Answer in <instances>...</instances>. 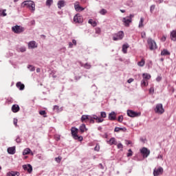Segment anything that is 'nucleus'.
<instances>
[{"mask_svg":"<svg viewBox=\"0 0 176 176\" xmlns=\"http://www.w3.org/2000/svg\"><path fill=\"white\" fill-rule=\"evenodd\" d=\"M78 128L75 126L72 127L71 133L73 138H74V140H78V141H83V137L78 135Z\"/></svg>","mask_w":176,"mask_h":176,"instance_id":"obj_1","label":"nucleus"},{"mask_svg":"<svg viewBox=\"0 0 176 176\" xmlns=\"http://www.w3.org/2000/svg\"><path fill=\"white\" fill-rule=\"evenodd\" d=\"M22 4L26 6L31 12H35V3L33 1H24Z\"/></svg>","mask_w":176,"mask_h":176,"instance_id":"obj_2","label":"nucleus"},{"mask_svg":"<svg viewBox=\"0 0 176 176\" xmlns=\"http://www.w3.org/2000/svg\"><path fill=\"white\" fill-rule=\"evenodd\" d=\"M147 43L148 45L150 50H156V49H157V45L156 44V41L152 39V38H148L147 39Z\"/></svg>","mask_w":176,"mask_h":176,"instance_id":"obj_3","label":"nucleus"},{"mask_svg":"<svg viewBox=\"0 0 176 176\" xmlns=\"http://www.w3.org/2000/svg\"><path fill=\"white\" fill-rule=\"evenodd\" d=\"M154 111L155 113H158L159 115H163V113H164V108H163V104H157L154 108Z\"/></svg>","mask_w":176,"mask_h":176,"instance_id":"obj_4","label":"nucleus"},{"mask_svg":"<svg viewBox=\"0 0 176 176\" xmlns=\"http://www.w3.org/2000/svg\"><path fill=\"white\" fill-rule=\"evenodd\" d=\"M25 29L23 26H20L19 25H16L15 26L12 27V32H14V34H21V32H24Z\"/></svg>","mask_w":176,"mask_h":176,"instance_id":"obj_5","label":"nucleus"},{"mask_svg":"<svg viewBox=\"0 0 176 176\" xmlns=\"http://www.w3.org/2000/svg\"><path fill=\"white\" fill-rule=\"evenodd\" d=\"M124 38V32L120 31L113 35V41H122Z\"/></svg>","mask_w":176,"mask_h":176,"instance_id":"obj_6","label":"nucleus"},{"mask_svg":"<svg viewBox=\"0 0 176 176\" xmlns=\"http://www.w3.org/2000/svg\"><path fill=\"white\" fill-rule=\"evenodd\" d=\"M140 153H142L144 158H146L151 155V151L146 147H143L140 149Z\"/></svg>","mask_w":176,"mask_h":176,"instance_id":"obj_7","label":"nucleus"},{"mask_svg":"<svg viewBox=\"0 0 176 176\" xmlns=\"http://www.w3.org/2000/svg\"><path fill=\"white\" fill-rule=\"evenodd\" d=\"M164 172V170L163 169V167L159 166L157 168H154L153 170V175L154 176H159L162 175L163 173Z\"/></svg>","mask_w":176,"mask_h":176,"instance_id":"obj_8","label":"nucleus"},{"mask_svg":"<svg viewBox=\"0 0 176 176\" xmlns=\"http://www.w3.org/2000/svg\"><path fill=\"white\" fill-rule=\"evenodd\" d=\"M133 22V19L131 18L124 17L122 19V23L125 27H130V24Z\"/></svg>","mask_w":176,"mask_h":176,"instance_id":"obj_9","label":"nucleus"},{"mask_svg":"<svg viewBox=\"0 0 176 176\" xmlns=\"http://www.w3.org/2000/svg\"><path fill=\"white\" fill-rule=\"evenodd\" d=\"M74 23H78V24H80V23H83V16H82L80 14H77L74 17Z\"/></svg>","mask_w":176,"mask_h":176,"instance_id":"obj_10","label":"nucleus"},{"mask_svg":"<svg viewBox=\"0 0 176 176\" xmlns=\"http://www.w3.org/2000/svg\"><path fill=\"white\" fill-rule=\"evenodd\" d=\"M127 115L130 118H137L138 116H141L140 113H137L133 110H128L127 111Z\"/></svg>","mask_w":176,"mask_h":176,"instance_id":"obj_11","label":"nucleus"},{"mask_svg":"<svg viewBox=\"0 0 176 176\" xmlns=\"http://www.w3.org/2000/svg\"><path fill=\"white\" fill-rule=\"evenodd\" d=\"M22 167L23 170H25V171H28L29 174H31V173H32V166H31V164H25L23 165Z\"/></svg>","mask_w":176,"mask_h":176,"instance_id":"obj_12","label":"nucleus"},{"mask_svg":"<svg viewBox=\"0 0 176 176\" xmlns=\"http://www.w3.org/2000/svg\"><path fill=\"white\" fill-rule=\"evenodd\" d=\"M109 120H116V113L115 111H111L109 114Z\"/></svg>","mask_w":176,"mask_h":176,"instance_id":"obj_13","label":"nucleus"},{"mask_svg":"<svg viewBox=\"0 0 176 176\" xmlns=\"http://www.w3.org/2000/svg\"><path fill=\"white\" fill-rule=\"evenodd\" d=\"M57 5H58V8L61 9V8H64V6L67 5V3H65V1L60 0L58 1Z\"/></svg>","mask_w":176,"mask_h":176,"instance_id":"obj_14","label":"nucleus"},{"mask_svg":"<svg viewBox=\"0 0 176 176\" xmlns=\"http://www.w3.org/2000/svg\"><path fill=\"white\" fill-rule=\"evenodd\" d=\"M28 47L29 49H35V47H38V45H36V42L34 41L29 42Z\"/></svg>","mask_w":176,"mask_h":176,"instance_id":"obj_15","label":"nucleus"},{"mask_svg":"<svg viewBox=\"0 0 176 176\" xmlns=\"http://www.w3.org/2000/svg\"><path fill=\"white\" fill-rule=\"evenodd\" d=\"M107 144H109V145H118V142L115 138H111L107 141Z\"/></svg>","mask_w":176,"mask_h":176,"instance_id":"obj_16","label":"nucleus"},{"mask_svg":"<svg viewBox=\"0 0 176 176\" xmlns=\"http://www.w3.org/2000/svg\"><path fill=\"white\" fill-rule=\"evenodd\" d=\"M7 151L9 155H14L16 153V147H9Z\"/></svg>","mask_w":176,"mask_h":176,"instance_id":"obj_17","label":"nucleus"},{"mask_svg":"<svg viewBox=\"0 0 176 176\" xmlns=\"http://www.w3.org/2000/svg\"><path fill=\"white\" fill-rule=\"evenodd\" d=\"M12 111L14 112V113H16V112H19L20 111V107L19 104H13L12 107Z\"/></svg>","mask_w":176,"mask_h":176,"instance_id":"obj_18","label":"nucleus"},{"mask_svg":"<svg viewBox=\"0 0 176 176\" xmlns=\"http://www.w3.org/2000/svg\"><path fill=\"white\" fill-rule=\"evenodd\" d=\"M170 39L173 42H176V30H172L170 32Z\"/></svg>","mask_w":176,"mask_h":176,"instance_id":"obj_19","label":"nucleus"},{"mask_svg":"<svg viewBox=\"0 0 176 176\" xmlns=\"http://www.w3.org/2000/svg\"><path fill=\"white\" fill-rule=\"evenodd\" d=\"M16 86L17 87V89H19V90H24L25 86L24 85V84L21 83V82H18L16 84Z\"/></svg>","mask_w":176,"mask_h":176,"instance_id":"obj_20","label":"nucleus"},{"mask_svg":"<svg viewBox=\"0 0 176 176\" xmlns=\"http://www.w3.org/2000/svg\"><path fill=\"white\" fill-rule=\"evenodd\" d=\"M97 119V116L96 115H93V116H89L88 118V120H89L90 123H95L94 120H96Z\"/></svg>","mask_w":176,"mask_h":176,"instance_id":"obj_21","label":"nucleus"},{"mask_svg":"<svg viewBox=\"0 0 176 176\" xmlns=\"http://www.w3.org/2000/svg\"><path fill=\"white\" fill-rule=\"evenodd\" d=\"M127 131V129H126V127L120 128L117 126L114 129L115 133H119V131Z\"/></svg>","mask_w":176,"mask_h":176,"instance_id":"obj_22","label":"nucleus"},{"mask_svg":"<svg viewBox=\"0 0 176 176\" xmlns=\"http://www.w3.org/2000/svg\"><path fill=\"white\" fill-rule=\"evenodd\" d=\"M19 175H20V173L14 172V171L9 172L7 174V176H19Z\"/></svg>","mask_w":176,"mask_h":176,"instance_id":"obj_23","label":"nucleus"},{"mask_svg":"<svg viewBox=\"0 0 176 176\" xmlns=\"http://www.w3.org/2000/svg\"><path fill=\"white\" fill-rule=\"evenodd\" d=\"M127 49H129V44H124L122 45V52L124 54H126L127 53Z\"/></svg>","mask_w":176,"mask_h":176,"instance_id":"obj_24","label":"nucleus"},{"mask_svg":"<svg viewBox=\"0 0 176 176\" xmlns=\"http://www.w3.org/2000/svg\"><path fill=\"white\" fill-rule=\"evenodd\" d=\"M170 52H168V50H163L162 52H161V56H170Z\"/></svg>","mask_w":176,"mask_h":176,"instance_id":"obj_25","label":"nucleus"},{"mask_svg":"<svg viewBox=\"0 0 176 176\" xmlns=\"http://www.w3.org/2000/svg\"><path fill=\"white\" fill-rule=\"evenodd\" d=\"M89 115H82L81 117V122H85L86 120H89Z\"/></svg>","mask_w":176,"mask_h":176,"instance_id":"obj_26","label":"nucleus"},{"mask_svg":"<svg viewBox=\"0 0 176 176\" xmlns=\"http://www.w3.org/2000/svg\"><path fill=\"white\" fill-rule=\"evenodd\" d=\"M143 79L146 80H149V79L151 78V74H147V73H144L143 74Z\"/></svg>","mask_w":176,"mask_h":176,"instance_id":"obj_27","label":"nucleus"},{"mask_svg":"<svg viewBox=\"0 0 176 176\" xmlns=\"http://www.w3.org/2000/svg\"><path fill=\"white\" fill-rule=\"evenodd\" d=\"M138 67H144V65H145V59L142 58L141 61L138 63Z\"/></svg>","mask_w":176,"mask_h":176,"instance_id":"obj_28","label":"nucleus"},{"mask_svg":"<svg viewBox=\"0 0 176 176\" xmlns=\"http://www.w3.org/2000/svg\"><path fill=\"white\" fill-rule=\"evenodd\" d=\"M80 131H81V133H85V131H86V130H87L86 129V125L85 124H82L80 126Z\"/></svg>","mask_w":176,"mask_h":176,"instance_id":"obj_29","label":"nucleus"},{"mask_svg":"<svg viewBox=\"0 0 176 176\" xmlns=\"http://www.w3.org/2000/svg\"><path fill=\"white\" fill-rule=\"evenodd\" d=\"M89 24H91V25H92V27H96L97 26V22L93 21V19H89L88 21Z\"/></svg>","mask_w":176,"mask_h":176,"instance_id":"obj_30","label":"nucleus"},{"mask_svg":"<svg viewBox=\"0 0 176 176\" xmlns=\"http://www.w3.org/2000/svg\"><path fill=\"white\" fill-rule=\"evenodd\" d=\"M0 16H2L3 17H5L8 16V14H6V10H1L0 9Z\"/></svg>","mask_w":176,"mask_h":176,"instance_id":"obj_31","label":"nucleus"},{"mask_svg":"<svg viewBox=\"0 0 176 176\" xmlns=\"http://www.w3.org/2000/svg\"><path fill=\"white\" fill-rule=\"evenodd\" d=\"M139 28H142L144 27V18L141 17L140 21L139 22Z\"/></svg>","mask_w":176,"mask_h":176,"instance_id":"obj_32","label":"nucleus"},{"mask_svg":"<svg viewBox=\"0 0 176 176\" xmlns=\"http://www.w3.org/2000/svg\"><path fill=\"white\" fill-rule=\"evenodd\" d=\"M30 152H31V149H30V148H25V149H24L23 151V155H29Z\"/></svg>","mask_w":176,"mask_h":176,"instance_id":"obj_33","label":"nucleus"},{"mask_svg":"<svg viewBox=\"0 0 176 176\" xmlns=\"http://www.w3.org/2000/svg\"><path fill=\"white\" fill-rule=\"evenodd\" d=\"M141 85L142 86H148V80H145V79L142 80Z\"/></svg>","mask_w":176,"mask_h":176,"instance_id":"obj_34","label":"nucleus"},{"mask_svg":"<svg viewBox=\"0 0 176 176\" xmlns=\"http://www.w3.org/2000/svg\"><path fill=\"white\" fill-rule=\"evenodd\" d=\"M74 8H75L76 12H80V9H82V7L80 6H79V4H76L74 6Z\"/></svg>","mask_w":176,"mask_h":176,"instance_id":"obj_35","label":"nucleus"},{"mask_svg":"<svg viewBox=\"0 0 176 176\" xmlns=\"http://www.w3.org/2000/svg\"><path fill=\"white\" fill-rule=\"evenodd\" d=\"M39 114L44 116V118H47V116H46V111L45 110L40 111Z\"/></svg>","mask_w":176,"mask_h":176,"instance_id":"obj_36","label":"nucleus"},{"mask_svg":"<svg viewBox=\"0 0 176 176\" xmlns=\"http://www.w3.org/2000/svg\"><path fill=\"white\" fill-rule=\"evenodd\" d=\"M102 122H104V118H99L98 116H97L96 123H102Z\"/></svg>","mask_w":176,"mask_h":176,"instance_id":"obj_37","label":"nucleus"},{"mask_svg":"<svg viewBox=\"0 0 176 176\" xmlns=\"http://www.w3.org/2000/svg\"><path fill=\"white\" fill-rule=\"evenodd\" d=\"M28 69H30L31 71V72H34V71H35V67L30 65L28 66Z\"/></svg>","mask_w":176,"mask_h":176,"instance_id":"obj_38","label":"nucleus"},{"mask_svg":"<svg viewBox=\"0 0 176 176\" xmlns=\"http://www.w3.org/2000/svg\"><path fill=\"white\" fill-rule=\"evenodd\" d=\"M52 3H53V0H47L46 1V6H52Z\"/></svg>","mask_w":176,"mask_h":176,"instance_id":"obj_39","label":"nucleus"},{"mask_svg":"<svg viewBox=\"0 0 176 176\" xmlns=\"http://www.w3.org/2000/svg\"><path fill=\"white\" fill-rule=\"evenodd\" d=\"M84 68H86V69H90V68H91V65L89 63H85L84 65Z\"/></svg>","mask_w":176,"mask_h":176,"instance_id":"obj_40","label":"nucleus"},{"mask_svg":"<svg viewBox=\"0 0 176 176\" xmlns=\"http://www.w3.org/2000/svg\"><path fill=\"white\" fill-rule=\"evenodd\" d=\"M99 13H100V14H102V16H104V15L107 14V10H105V9H102V10L99 12Z\"/></svg>","mask_w":176,"mask_h":176,"instance_id":"obj_41","label":"nucleus"},{"mask_svg":"<svg viewBox=\"0 0 176 176\" xmlns=\"http://www.w3.org/2000/svg\"><path fill=\"white\" fill-rule=\"evenodd\" d=\"M100 116H101V118H107V113L105 111H101Z\"/></svg>","mask_w":176,"mask_h":176,"instance_id":"obj_42","label":"nucleus"},{"mask_svg":"<svg viewBox=\"0 0 176 176\" xmlns=\"http://www.w3.org/2000/svg\"><path fill=\"white\" fill-rule=\"evenodd\" d=\"M128 153L126 155L127 157H130L133 155V151H131V148L128 150Z\"/></svg>","mask_w":176,"mask_h":176,"instance_id":"obj_43","label":"nucleus"},{"mask_svg":"<svg viewBox=\"0 0 176 176\" xmlns=\"http://www.w3.org/2000/svg\"><path fill=\"white\" fill-rule=\"evenodd\" d=\"M53 109L55 112H60V108L57 105L54 106Z\"/></svg>","mask_w":176,"mask_h":176,"instance_id":"obj_44","label":"nucleus"},{"mask_svg":"<svg viewBox=\"0 0 176 176\" xmlns=\"http://www.w3.org/2000/svg\"><path fill=\"white\" fill-rule=\"evenodd\" d=\"M19 52H21V53H24V52H25L27 50L25 48V47H21L19 49Z\"/></svg>","mask_w":176,"mask_h":176,"instance_id":"obj_45","label":"nucleus"},{"mask_svg":"<svg viewBox=\"0 0 176 176\" xmlns=\"http://www.w3.org/2000/svg\"><path fill=\"white\" fill-rule=\"evenodd\" d=\"M95 31L96 34H101V28H96Z\"/></svg>","mask_w":176,"mask_h":176,"instance_id":"obj_46","label":"nucleus"},{"mask_svg":"<svg viewBox=\"0 0 176 176\" xmlns=\"http://www.w3.org/2000/svg\"><path fill=\"white\" fill-rule=\"evenodd\" d=\"M156 6H155V5H152L151 6V8H150V12H151V13H153V10H155V8Z\"/></svg>","mask_w":176,"mask_h":176,"instance_id":"obj_47","label":"nucleus"},{"mask_svg":"<svg viewBox=\"0 0 176 176\" xmlns=\"http://www.w3.org/2000/svg\"><path fill=\"white\" fill-rule=\"evenodd\" d=\"M118 122H120V123H122V122H123V116H120L118 118Z\"/></svg>","mask_w":176,"mask_h":176,"instance_id":"obj_48","label":"nucleus"},{"mask_svg":"<svg viewBox=\"0 0 176 176\" xmlns=\"http://www.w3.org/2000/svg\"><path fill=\"white\" fill-rule=\"evenodd\" d=\"M118 149H123V144H122V143H119L118 145Z\"/></svg>","mask_w":176,"mask_h":176,"instance_id":"obj_49","label":"nucleus"},{"mask_svg":"<svg viewBox=\"0 0 176 176\" xmlns=\"http://www.w3.org/2000/svg\"><path fill=\"white\" fill-rule=\"evenodd\" d=\"M149 93H155V88L153 87H151L149 89Z\"/></svg>","mask_w":176,"mask_h":176,"instance_id":"obj_50","label":"nucleus"},{"mask_svg":"<svg viewBox=\"0 0 176 176\" xmlns=\"http://www.w3.org/2000/svg\"><path fill=\"white\" fill-rule=\"evenodd\" d=\"M55 160L57 163H60L61 162V158L60 157H56Z\"/></svg>","mask_w":176,"mask_h":176,"instance_id":"obj_51","label":"nucleus"},{"mask_svg":"<svg viewBox=\"0 0 176 176\" xmlns=\"http://www.w3.org/2000/svg\"><path fill=\"white\" fill-rule=\"evenodd\" d=\"M166 36H163L161 38V41H162V42H166Z\"/></svg>","mask_w":176,"mask_h":176,"instance_id":"obj_52","label":"nucleus"},{"mask_svg":"<svg viewBox=\"0 0 176 176\" xmlns=\"http://www.w3.org/2000/svg\"><path fill=\"white\" fill-rule=\"evenodd\" d=\"M13 123L14 126H17V118H14Z\"/></svg>","mask_w":176,"mask_h":176,"instance_id":"obj_53","label":"nucleus"},{"mask_svg":"<svg viewBox=\"0 0 176 176\" xmlns=\"http://www.w3.org/2000/svg\"><path fill=\"white\" fill-rule=\"evenodd\" d=\"M98 167H99V168H100L101 170H104V166L102 165V164H99Z\"/></svg>","mask_w":176,"mask_h":176,"instance_id":"obj_54","label":"nucleus"},{"mask_svg":"<svg viewBox=\"0 0 176 176\" xmlns=\"http://www.w3.org/2000/svg\"><path fill=\"white\" fill-rule=\"evenodd\" d=\"M157 159H160L161 160H163V155H158V156L157 157Z\"/></svg>","mask_w":176,"mask_h":176,"instance_id":"obj_55","label":"nucleus"},{"mask_svg":"<svg viewBox=\"0 0 176 176\" xmlns=\"http://www.w3.org/2000/svg\"><path fill=\"white\" fill-rule=\"evenodd\" d=\"M164 1V0H157V1H155V3H163Z\"/></svg>","mask_w":176,"mask_h":176,"instance_id":"obj_56","label":"nucleus"},{"mask_svg":"<svg viewBox=\"0 0 176 176\" xmlns=\"http://www.w3.org/2000/svg\"><path fill=\"white\" fill-rule=\"evenodd\" d=\"M127 82H128L129 83H132V82H134V79H133V78H129V79L127 80Z\"/></svg>","mask_w":176,"mask_h":176,"instance_id":"obj_57","label":"nucleus"},{"mask_svg":"<svg viewBox=\"0 0 176 176\" xmlns=\"http://www.w3.org/2000/svg\"><path fill=\"white\" fill-rule=\"evenodd\" d=\"M133 17H134V14H131L129 16H127L128 19H131V20H133Z\"/></svg>","mask_w":176,"mask_h":176,"instance_id":"obj_58","label":"nucleus"},{"mask_svg":"<svg viewBox=\"0 0 176 176\" xmlns=\"http://www.w3.org/2000/svg\"><path fill=\"white\" fill-rule=\"evenodd\" d=\"M69 47L72 48L74 47V44L71 42L69 43Z\"/></svg>","mask_w":176,"mask_h":176,"instance_id":"obj_59","label":"nucleus"},{"mask_svg":"<svg viewBox=\"0 0 176 176\" xmlns=\"http://www.w3.org/2000/svg\"><path fill=\"white\" fill-rule=\"evenodd\" d=\"M156 80L157 82H160V80H162V77L160 76L157 77Z\"/></svg>","mask_w":176,"mask_h":176,"instance_id":"obj_60","label":"nucleus"},{"mask_svg":"<svg viewBox=\"0 0 176 176\" xmlns=\"http://www.w3.org/2000/svg\"><path fill=\"white\" fill-rule=\"evenodd\" d=\"M146 36V34L145 32L142 33V38H145Z\"/></svg>","mask_w":176,"mask_h":176,"instance_id":"obj_61","label":"nucleus"},{"mask_svg":"<svg viewBox=\"0 0 176 176\" xmlns=\"http://www.w3.org/2000/svg\"><path fill=\"white\" fill-rule=\"evenodd\" d=\"M72 44H73V45H75V46H76V40L73 39V40H72Z\"/></svg>","mask_w":176,"mask_h":176,"instance_id":"obj_62","label":"nucleus"},{"mask_svg":"<svg viewBox=\"0 0 176 176\" xmlns=\"http://www.w3.org/2000/svg\"><path fill=\"white\" fill-rule=\"evenodd\" d=\"M95 151H100V146H96V147H95Z\"/></svg>","mask_w":176,"mask_h":176,"instance_id":"obj_63","label":"nucleus"},{"mask_svg":"<svg viewBox=\"0 0 176 176\" xmlns=\"http://www.w3.org/2000/svg\"><path fill=\"white\" fill-rule=\"evenodd\" d=\"M131 144V141L126 140V145H130Z\"/></svg>","mask_w":176,"mask_h":176,"instance_id":"obj_64","label":"nucleus"}]
</instances>
